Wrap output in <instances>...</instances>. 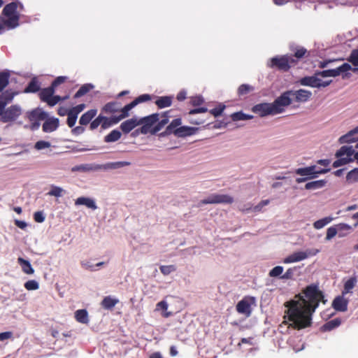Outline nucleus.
Masks as SVG:
<instances>
[{"instance_id": "obj_1", "label": "nucleus", "mask_w": 358, "mask_h": 358, "mask_svg": "<svg viewBox=\"0 0 358 358\" xmlns=\"http://www.w3.org/2000/svg\"><path fill=\"white\" fill-rule=\"evenodd\" d=\"M325 303L323 292L316 284L306 287L301 293L296 294L294 299L285 303L287 308L285 311L290 324L293 328L301 329L308 327L312 324V316L320 302Z\"/></svg>"}, {"instance_id": "obj_2", "label": "nucleus", "mask_w": 358, "mask_h": 358, "mask_svg": "<svg viewBox=\"0 0 358 358\" xmlns=\"http://www.w3.org/2000/svg\"><path fill=\"white\" fill-rule=\"evenodd\" d=\"M268 66L282 72H287L292 67L296 66V62L289 54L272 57Z\"/></svg>"}, {"instance_id": "obj_3", "label": "nucleus", "mask_w": 358, "mask_h": 358, "mask_svg": "<svg viewBox=\"0 0 358 358\" xmlns=\"http://www.w3.org/2000/svg\"><path fill=\"white\" fill-rule=\"evenodd\" d=\"M130 164L131 163L129 162H109L106 164L96 165L94 166L85 164L77 166L76 169H73V170L90 171L99 169H117L124 166H129Z\"/></svg>"}, {"instance_id": "obj_4", "label": "nucleus", "mask_w": 358, "mask_h": 358, "mask_svg": "<svg viewBox=\"0 0 358 358\" xmlns=\"http://www.w3.org/2000/svg\"><path fill=\"white\" fill-rule=\"evenodd\" d=\"M291 94L292 90L285 91L272 103L276 114L283 113L285 108L292 103V99L290 96Z\"/></svg>"}, {"instance_id": "obj_5", "label": "nucleus", "mask_w": 358, "mask_h": 358, "mask_svg": "<svg viewBox=\"0 0 358 358\" xmlns=\"http://www.w3.org/2000/svg\"><path fill=\"white\" fill-rule=\"evenodd\" d=\"M159 119V113H153L148 116L142 117L138 120L139 125H142V127L136 129V131H140L143 134H147L148 133H151L152 127L154 126Z\"/></svg>"}, {"instance_id": "obj_6", "label": "nucleus", "mask_w": 358, "mask_h": 358, "mask_svg": "<svg viewBox=\"0 0 358 358\" xmlns=\"http://www.w3.org/2000/svg\"><path fill=\"white\" fill-rule=\"evenodd\" d=\"M22 114V108L18 105H12L6 109H3L0 114V121L6 123L13 122Z\"/></svg>"}, {"instance_id": "obj_7", "label": "nucleus", "mask_w": 358, "mask_h": 358, "mask_svg": "<svg viewBox=\"0 0 358 358\" xmlns=\"http://www.w3.org/2000/svg\"><path fill=\"white\" fill-rule=\"evenodd\" d=\"M55 92V90L51 85L42 89L39 93L41 101L47 103L50 106H55L60 99L59 95H54Z\"/></svg>"}, {"instance_id": "obj_8", "label": "nucleus", "mask_w": 358, "mask_h": 358, "mask_svg": "<svg viewBox=\"0 0 358 358\" xmlns=\"http://www.w3.org/2000/svg\"><path fill=\"white\" fill-rule=\"evenodd\" d=\"M234 201V198L228 194H212L206 199L201 200L200 204H231Z\"/></svg>"}, {"instance_id": "obj_9", "label": "nucleus", "mask_w": 358, "mask_h": 358, "mask_svg": "<svg viewBox=\"0 0 358 358\" xmlns=\"http://www.w3.org/2000/svg\"><path fill=\"white\" fill-rule=\"evenodd\" d=\"M330 171V169H317L316 166H310L304 168H299L295 170L297 175L301 176H308V180L317 177L320 174L327 173Z\"/></svg>"}, {"instance_id": "obj_10", "label": "nucleus", "mask_w": 358, "mask_h": 358, "mask_svg": "<svg viewBox=\"0 0 358 358\" xmlns=\"http://www.w3.org/2000/svg\"><path fill=\"white\" fill-rule=\"evenodd\" d=\"M255 302V299L253 296H245L242 300L238 302L236 306V311L248 317L252 314L251 306Z\"/></svg>"}, {"instance_id": "obj_11", "label": "nucleus", "mask_w": 358, "mask_h": 358, "mask_svg": "<svg viewBox=\"0 0 358 358\" xmlns=\"http://www.w3.org/2000/svg\"><path fill=\"white\" fill-rule=\"evenodd\" d=\"M320 252V250L318 249H310L308 250L305 252L300 251V252H296L293 254L289 255L287 257L283 262L285 264H289V263H293V262H297L302 261L306 258H308L310 256H315L317 253Z\"/></svg>"}, {"instance_id": "obj_12", "label": "nucleus", "mask_w": 358, "mask_h": 358, "mask_svg": "<svg viewBox=\"0 0 358 358\" xmlns=\"http://www.w3.org/2000/svg\"><path fill=\"white\" fill-rule=\"evenodd\" d=\"M252 111L264 117L268 115H276L272 103H262L253 106Z\"/></svg>"}, {"instance_id": "obj_13", "label": "nucleus", "mask_w": 358, "mask_h": 358, "mask_svg": "<svg viewBox=\"0 0 358 358\" xmlns=\"http://www.w3.org/2000/svg\"><path fill=\"white\" fill-rule=\"evenodd\" d=\"M289 49L293 54H289V56L293 57L294 60L296 62V65L299 63V61L304 57H308L309 56V52L306 48L302 46L291 45L289 46Z\"/></svg>"}, {"instance_id": "obj_14", "label": "nucleus", "mask_w": 358, "mask_h": 358, "mask_svg": "<svg viewBox=\"0 0 358 358\" xmlns=\"http://www.w3.org/2000/svg\"><path fill=\"white\" fill-rule=\"evenodd\" d=\"M290 96L292 101H294L298 103L306 102L310 98L312 93L308 90L300 89L295 91L292 90Z\"/></svg>"}, {"instance_id": "obj_15", "label": "nucleus", "mask_w": 358, "mask_h": 358, "mask_svg": "<svg viewBox=\"0 0 358 358\" xmlns=\"http://www.w3.org/2000/svg\"><path fill=\"white\" fill-rule=\"evenodd\" d=\"M198 131L199 128L196 127L181 126L173 131V134L177 137L184 138L194 135Z\"/></svg>"}, {"instance_id": "obj_16", "label": "nucleus", "mask_w": 358, "mask_h": 358, "mask_svg": "<svg viewBox=\"0 0 358 358\" xmlns=\"http://www.w3.org/2000/svg\"><path fill=\"white\" fill-rule=\"evenodd\" d=\"M332 307L336 311L345 312L348 310V300L344 295L336 296L332 301Z\"/></svg>"}, {"instance_id": "obj_17", "label": "nucleus", "mask_w": 358, "mask_h": 358, "mask_svg": "<svg viewBox=\"0 0 358 358\" xmlns=\"http://www.w3.org/2000/svg\"><path fill=\"white\" fill-rule=\"evenodd\" d=\"M27 117L30 122H40L48 117V114L40 108H36L27 113Z\"/></svg>"}, {"instance_id": "obj_18", "label": "nucleus", "mask_w": 358, "mask_h": 358, "mask_svg": "<svg viewBox=\"0 0 358 358\" xmlns=\"http://www.w3.org/2000/svg\"><path fill=\"white\" fill-rule=\"evenodd\" d=\"M358 141V126L351 131H348L346 134L341 136L338 141L341 144L350 143Z\"/></svg>"}, {"instance_id": "obj_19", "label": "nucleus", "mask_w": 358, "mask_h": 358, "mask_svg": "<svg viewBox=\"0 0 358 358\" xmlns=\"http://www.w3.org/2000/svg\"><path fill=\"white\" fill-rule=\"evenodd\" d=\"M59 120L56 117L46 118L43 124V131L45 133L52 132L59 127Z\"/></svg>"}, {"instance_id": "obj_20", "label": "nucleus", "mask_w": 358, "mask_h": 358, "mask_svg": "<svg viewBox=\"0 0 358 358\" xmlns=\"http://www.w3.org/2000/svg\"><path fill=\"white\" fill-rule=\"evenodd\" d=\"M17 92H13L10 90H6L2 93L0 97V114L3 109H5L6 105L12 101Z\"/></svg>"}, {"instance_id": "obj_21", "label": "nucleus", "mask_w": 358, "mask_h": 358, "mask_svg": "<svg viewBox=\"0 0 358 358\" xmlns=\"http://www.w3.org/2000/svg\"><path fill=\"white\" fill-rule=\"evenodd\" d=\"M138 125H139L138 120L132 117L123 122L120 125V129L124 134H128Z\"/></svg>"}, {"instance_id": "obj_22", "label": "nucleus", "mask_w": 358, "mask_h": 358, "mask_svg": "<svg viewBox=\"0 0 358 358\" xmlns=\"http://www.w3.org/2000/svg\"><path fill=\"white\" fill-rule=\"evenodd\" d=\"M21 9L23 8V6L21 3H19ZM18 7V3L17 2H11L5 6L3 9L2 13L5 16H12V15H19L17 13V9Z\"/></svg>"}, {"instance_id": "obj_23", "label": "nucleus", "mask_w": 358, "mask_h": 358, "mask_svg": "<svg viewBox=\"0 0 358 358\" xmlns=\"http://www.w3.org/2000/svg\"><path fill=\"white\" fill-rule=\"evenodd\" d=\"M97 110L96 109H91L83 113L80 120L79 123L81 125H87L96 116Z\"/></svg>"}, {"instance_id": "obj_24", "label": "nucleus", "mask_w": 358, "mask_h": 358, "mask_svg": "<svg viewBox=\"0 0 358 358\" xmlns=\"http://www.w3.org/2000/svg\"><path fill=\"white\" fill-rule=\"evenodd\" d=\"M317 76H305L299 80V83L303 86H309L311 87H317L318 86L317 82L320 81V78Z\"/></svg>"}, {"instance_id": "obj_25", "label": "nucleus", "mask_w": 358, "mask_h": 358, "mask_svg": "<svg viewBox=\"0 0 358 358\" xmlns=\"http://www.w3.org/2000/svg\"><path fill=\"white\" fill-rule=\"evenodd\" d=\"M75 205L76 206L84 205V206H87V208H91L92 210H96L97 208V206L93 199H92L90 198H87V197H84V196L78 197L75 201Z\"/></svg>"}, {"instance_id": "obj_26", "label": "nucleus", "mask_w": 358, "mask_h": 358, "mask_svg": "<svg viewBox=\"0 0 358 358\" xmlns=\"http://www.w3.org/2000/svg\"><path fill=\"white\" fill-rule=\"evenodd\" d=\"M118 303L119 300L117 299L113 298L110 296H107L103 298L101 305L102 308L106 310H112Z\"/></svg>"}, {"instance_id": "obj_27", "label": "nucleus", "mask_w": 358, "mask_h": 358, "mask_svg": "<svg viewBox=\"0 0 358 358\" xmlns=\"http://www.w3.org/2000/svg\"><path fill=\"white\" fill-rule=\"evenodd\" d=\"M173 97L170 96H159L155 101V104L158 108L169 107L172 104Z\"/></svg>"}, {"instance_id": "obj_28", "label": "nucleus", "mask_w": 358, "mask_h": 358, "mask_svg": "<svg viewBox=\"0 0 358 358\" xmlns=\"http://www.w3.org/2000/svg\"><path fill=\"white\" fill-rule=\"evenodd\" d=\"M10 73L8 70L0 72V92H2L9 84Z\"/></svg>"}, {"instance_id": "obj_29", "label": "nucleus", "mask_w": 358, "mask_h": 358, "mask_svg": "<svg viewBox=\"0 0 358 358\" xmlns=\"http://www.w3.org/2000/svg\"><path fill=\"white\" fill-rule=\"evenodd\" d=\"M341 324V320L340 318H335L324 324L321 327V330L322 331H329L339 327Z\"/></svg>"}, {"instance_id": "obj_30", "label": "nucleus", "mask_w": 358, "mask_h": 358, "mask_svg": "<svg viewBox=\"0 0 358 358\" xmlns=\"http://www.w3.org/2000/svg\"><path fill=\"white\" fill-rule=\"evenodd\" d=\"M40 90V84L36 78H34L29 83L24 90V93H36Z\"/></svg>"}, {"instance_id": "obj_31", "label": "nucleus", "mask_w": 358, "mask_h": 358, "mask_svg": "<svg viewBox=\"0 0 358 358\" xmlns=\"http://www.w3.org/2000/svg\"><path fill=\"white\" fill-rule=\"evenodd\" d=\"M17 262L21 266L22 270L24 273L29 275L34 273V270L28 260L24 259L22 257H19Z\"/></svg>"}, {"instance_id": "obj_32", "label": "nucleus", "mask_w": 358, "mask_h": 358, "mask_svg": "<svg viewBox=\"0 0 358 358\" xmlns=\"http://www.w3.org/2000/svg\"><path fill=\"white\" fill-rule=\"evenodd\" d=\"M75 318L77 322L82 324L89 322L88 313L85 309L78 310L75 312Z\"/></svg>"}, {"instance_id": "obj_33", "label": "nucleus", "mask_w": 358, "mask_h": 358, "mask_svg": "<svg viewBox=\"0 0 358 358\" xmlns=\"http://www.w3.org/2000/svg\"><path fill=\"white\" fill-rule=\"evenodd\" d=\"M355 150L352 146H342L336 153L337 158L342 157L346 155L347 157L351 158L350 157L354 155Z\"/></svg>"}, {"instance_id": "obj_34", "label": "nucleus", "mask_w": 358, "mask_h": 358, "mask_svg": "<svg viewBox=\"0 0 358 358\" xmlns=\"http://www.w3.org/2000/svg\"><path fill=\"white\" fill-rule=\"evenodd\" d=\"M8 19L4 20V25L8 29H14L19 25V15L7 16Z\"/></svg>"}, {"instance_id": "obj_35", "label": "nucleus", "mask_w": 358, "mask_h": 358, "mask_svg": "<svg viewBox=\"0 0 358 358\" xmlns=\"http://www.w3.org/2000/svg\"><path fill=\"white\" fill-rule=\"evenodd\" d=\"M357 282V280L356 277L349 278L344 284L342 294L345 295L348 293L352 292V289L355 287Z\"/></svg>"}, {"instance_id": "obj_36", "label": "nucleus", "mask_w": 358, "mask_h": 358, "mask_svg": "<svg viewBox=\"0 0 358 358\" xmlns=\"http://www.w3.org/2000/svg\"><path fill=\"white\" fill-rule=\"evenodd\" d=\"M182 120L181 118H176L173 120L171 123L166 127L165 134H173V131L178 129L179 127H181Z\"/></svg>"}, {"instance_id": "obj_37", "label": "nucleus", "mask_w": 358, "mask_h": 358, "mask_svg": "<svg viewBox=\"0 0 358 358\" xmlns=\"http://www.w3.org/2000/svg\"><path fill=\"white\" fill-rule=\"evenodd\" d=\"M327 184V181L325 180H315L312 182H307L305 185V189H317L320 188H322Z\"/></svg>"}, {"instance_id": "obj_38", "label": "nucleus", "mask_w": 358, "mask_h": 358, "mask_svg": "<svg viewBox=\"0 0 358 358\" xmlns=\"http://www.w3.org/2000/svg\"><path fill=\"white\" fill-rule=\"evenodd\" d=\"M121 136V132L115 129L104 137V141L106 143L115 142L120 138Z\"/></svg>"}, {"instance_id": "obj_39", "label": "nucleus", "mask_w": 358, "mask_h": 358, "mask_svg": "<svg viewBox=\"0 0 358 358\" xmlns=\"http://www.w3.org/2000/svg\"><path fill=\"white\" fill-rule=\"evenodd\" d=\"M93 88V85L91 84H85L82 85L80 89L76 92L74 94V99H78L84 95H85L87 92H89Z\"/></svg>"}, {"instance_id": "obj_40", "label": "nucleus", "mask_w": 358, "mask_h": 358, "mask_svg": "<svg viewBox=\"0 0 358 358\" xmlns=\"http://www.w3.org/2000/svg\"><path fill=\"white\" fill-rule=\"evenodd\" d=\"M102 110L106 113H114L120 110V107L117 102H109L103 107Z\"/></svg>"}, {"instance_id": "obj_41", "label": "nucleus", "mask_w": 358, "mask_h": 358, "mask_svg": "<svg viewBox=\"0 0 358 358\" xmlns=\"http://www.w3.org/2000/svg\"><path fill=\"white\" fill-rule=\"evenodd\" d=\"M346 180L349 183L358 182V168H355L348 173L346 176Z\"/></svg>"}, {"instance_id": "obj_42", "label": "nucleus", "mask_w": 358, "mask_h": 358, "mask_svg": "<svg viewBox=\"0 0 358 358\" xmlns=\"http://www.w3.org/2000/svg\"><path fill=\"white\" fill-rule=\"evenodd\" d=\"M333 218L331 217H326L322 219L318 220L313 223V227L316 229H320L331 222Z\"/></svg>"}, {"instance_id": "obj_43", "label": "nucleus", "mask_w": 358, "mask_h": 358, "mask_svg": "<svg viewBox=\"0 0 358 358\" xmlns=\"http://www.w3.org/2000/svg\"><path fill=\"white\" fill-rule=\"evenodd\" d=\"M315 76H320L324 78L326 77H336L338 76V71L336 69H328L322 71H317L315 73Z\"/></svg>"}, {"instance_id": "obj_44", "label": "nucleus", "mask_w": 358, "mask_h": 358, "mask_svg": "<svg viewBox=\"0 0 358 358\" xmlns=\"http://www.w3.org/2000/svg\"><path fill=\"white\" fill-rule=\"evenodd\" d=\"M347 60L354 66H358V49L352 50Z\"/></svg>"}, {"instance_id": "obj_45", "label": "nucleus", "mask_w": 358, "mask_h": 358, "mask_svg": "<svg viewBox=\"0 0 358 358\" xmlns=\"http://www.w3.org/2000/svg\"><path fill=\"white\" fill-rule=\"evenodd\" d=\"M64 192H65V191L62 187L55 185H52L51 189L48 193V194L50 196L60 197L62 196Z\"/></svg>"}, {"instance_id": "obj_46", "label": "nucleus", "mask_w": 358, "mask_h": 358, "mask_svg": "<svg viewBox=\"0 0 358 358\" xmlns=\"http://www.w3.org/2000/svg\"><path fill=\"white\" fill-rule=\"evenodd\" d=\"M353 161V159L349 158V157H338V159H336L333 163V166L334 168L339 167L341 166L345 165L350 162H352Z\"/></svg>"}, {"instance_id": "obj_47", "label": "nucleus", "mask_w": 358, "mask_h": 358, "mask_svg": "<svg viewBox=\"0 0 358 358\" xmlns=\"http://www.w3.org/2000/svg\"><path fill=\"white\" fill-rule=\"evenodd\" d=\"M283 267L281 266H275L274 268H273L270 271H269V276L271 277V278H276V277H280L282 275V273H283Z\"/></svg>"}, {"instance_id": "obj_48", "label": "nucleus", "mask_w": 358, "mask_h": 358, "mask_svg": "<svg viewBox=\"0 0 358 358\" xmlns=\"http://www.w3.org/2000/svg\"><path fill=\"white\" fill-rule=\"evenodd\" d=\"M152 97L150 94H142V95H140L139 96H138L137 98H136L133 101V104L134 105V106H137L138 103H143V102H145V101H150L151 100Z\"/></svg>"}, {"instance_id": "obj_49", "label": "nucleus", "mask_w": 358, "mask_h": 358, "mask_svg": "<svg viewBox=\"0 0 358 358\" xmlns=\"http://www.w3.org/2000/svg\"><path fill=\"white\" fill-rule=\"evenodd\" d=\"M134 105L133 104L132 101L129 103V104H127L124 106L121 110V114H120V118H125L129 116V111L131 110L133 108H134Z\"/></svg>"}, {"instance_id": "obj_50", "label": "nucleus", "mask_w": 358, "mask_h": 358, "mask_svg": "<svg viewBox=\"0 0 358 358\" xmlns=\"http://www.w3.org/2000/svg\"><path fill=\"white\" fill-rule=\"evenodd\" d=\"M67 116H68L67 120H66L67 125L70 128H72L76 124V120L78 118V115L74 114L73 113H72L71 110H69V113L67 115Z\"/></svg>"}, {"instance_id": "obj_51", "label": "nucleus", "mask_w": 358, "mask_h": 358, "mask_svg": "<svg viewBox=\"0 0 358 358\" xmlns=\"http://www.w3.org/2000/svg\"><path fill=\"white\" fill-rule=\"evenodd\" d=\"M159 270L162 273L165 275L170 274L171 273L176 270V267L174 265L161 266Z\"/></svg>"}, {"instance_id": "obj_52", "label": "nucleus", "mask_w": 358, "mask_h": 358, "mask_svg": "<svg viewBox=\"0 0 358 358\" xmlns=\"http://www.w3.org/2000/svg\"><path fill=\"white\" fill-rule=\"evenodd\" d=\"M24 287L27 290H36L38 289L39 285L37 281L29 280L24 283Z\"/></svg>"}, {"instance_id": "obj_53", "label": "nucleus", "mask_w": 358, "mask_h": 358, "mask_svg": "<svg viewBox=\"0 0 358 358\" xmlns=\"http://www.w3.org/2000/svg\"><path fill=\"white\" fill-rule=\"evenodd\" d=\"M231 117L234 121L244 120H248V119L250 118V117L244 114L242 112L234 113L231 115Z\"/></svg>"}, {"instance_id": "obj_54", "label": "nucleus", "mask_w": 358, "mask_h": 358, "mask_svg": "<svg viewBox=\"0 0 358 358\" xmlns=\"http://www.w3.org/2000/svg\"><path fill=\"white\" fill-rule=\"evenodd\" d=\"M51 145L50 143L45 141H38L34 145V148L41 150L43 149L48 148Z\"/></svg>"}, {"instance_id": "obj_55", "label": "nucleus", "mask_w": 358, "mask_h": 358, "mask_svg": "<svg viewBox=\"0 0 358 358\" xmlns=\"http://www.w3.org/2000/svg\"><path fill=\"white\" fill-rule=\"evenodd\" d=\"M338 233V229H336V226L331 227L327 229V234L325 239L327 241L331 240Z\"/></svg>"}, {"instance_id": "obj_56", "label": "nucleus", "mask_w": 358, "mask_h": 358, "mask_svg": "<svg viewBox=\"0 0 358 358\" xmlns=\"http://www.w3.org/2000/svg\"><path fill=\"white\" fill-rule=\"evenodd\" d=\"M103 119V116L99 115L96 118H95L90 125V128L91 130L96 129L99 125L101 126L102 120Z\"/></svg>"}, {"instance_id": "obj_57", "label": "nucleus", "mask_w": 358, "mask_h": 358, "mask_svg": "<svg viewBox=\"0 0 358 358\" xmlns=\"http://www.w3.org/2000/svg\"><path fill=\"white\" fill-rule=\"evenodd\" d=\"M224 108H225V106L220 104L217 107H215V108L211 109L209 111V113H210V114L213 115V116L217 117L222 114V113L223 112Z\"/></svg>"}, {"instance_id": "obj_58", "label": "nucleus", "mask_w": 358, "mask_h": 358, "mask_svg": "<svg viewBox=\"0 0 358 358\" xmlns=\"http://www.w3.org/2000/svg\"><path fill=\"white\" fill-rule=\"evenodd\" d=\"M252 90V87L249 85L243 84L238 89V93L241 95L247 94L250 91Z\"/></svg>"}, {"instance_id": "obj_59", "label": "nucleus", "mask_w": 358, "mask_h": 358, "mask_svg": "<svg viewBox=\"0 0 358 358\" xmlns=\"http://www.w3.org/2000/svg\"><path fill=\"white\" fill-rule=\"evenodd\" d=\"M295 270H296V268H288L286 271V272L280 276V279H282V280L292 279L294 277V273Z\"/></svg>"}, {"instance_id": "obj_60", "label": "nucleus", "mask_w": 358, "mask_h": 358, "mask_svg": "<svg viewBox=\"0 0 358 358\" xmlns=\"http://www.w3.org/2000/svg\"><path fill=\"white\" fill-rule=\"evenodd\" d=\"M66 79L67 78L66 76H58L53 80L50 85L55 90L57 86L64 83Z\"/></svg>"}, {"instance_id": "obj_61", "label": "nucleus", "mask_w": 358, "mask_h": 358, "mask_svg": "<svg viewBox=\"0 0 358 358\" xmlns=\"http://www.w3.org/2000/svg\"><path fill=\"white\" fill-rule=\"evenodd\" d=\"M45 219L43 211H36L34 213V220L38 223L43 222Z\"/></svg>"}, {"instance_id": "obj_62", "label": "nucleus", "mask_w": 358, "mask_h": 358, "mask_svg": "<svg viewBox=\"0 0 358 358\" xmlns=\"http://www.w3.org/2000/svg\"><path fill=\"white\" fill-rule=\"evenodd\" d=\"M204 100L201 96H193L190 100V103L194 106H201Z\"/></svg>"}, {"instance_id": "obj_63", "label": "nucleus", "mask_w": 358, "mask_h": 358, "mask_svg": "<svg viewBox=\"0 0 358 358\" xmlns=\"http://www.w3.org/2000/svg\"><path fill=\"white\" fill-rule=\"evenodd\" d=\"M85 107L86 106L85 103H80L71 108V109H69V110H71L74 114L78 115V114L81 113L85 108Z\"/></svg>"}, {"instance_id": "obj_64", "label": "nucleus", "mask_w": 358, "mask_h": 358, "mask_svg": "<svg viewBox=\"0 0 358 358\" xmlns=\"http://www.w3.org/2000/svg\"><path fill=\"white\" fill-rule=\"evenodd\" d=\"M336 69H337V71H338V73L339 76L341 73H344L348 71H350V70L352 69V68L348 63H344L342 65H341L340 66H338V68H336Z\"/></svg>"}]
</instances>
